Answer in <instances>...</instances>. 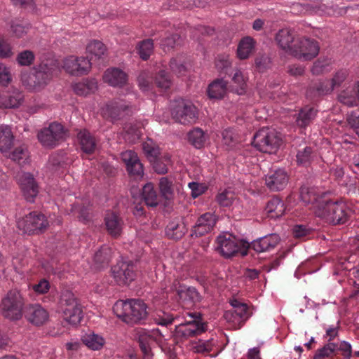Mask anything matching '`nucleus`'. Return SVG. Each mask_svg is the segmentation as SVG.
Here are the masks:
<instances>
[{
	"instance_id": "obj_1",
	"label": "nucleus",
	"mask_w": 359,
	"mask_h": 359,
	"mask_svg": "<svg viewBox=\"0 0 359 359\" xmlns=\"http://www.w3.org/2000/svg\"><path fill=\"white\" fill-rule=\"evenodd\" d=\"M349 205L344 200L328 201L325 199L315 209V215L325 222L332 224L345 223L351 214Z\"/></svg>"
},
{
	"instance_id": "obj_2",
	"label": "nucleus",
	"mask_w": 359,
	"mask_h": 359,
	"mask_svg": "<svg viewBox=\"0 0 359 359\" xmlns=\"http://www.w3.org/2000/svg\"><path fill=\"white\" fill-rule=\"evenodd\" d=\"M115 315L127 324H133L147 316V305L140 299L118 300L114 306Z\"/></svg>"
},
{
	"instance_id": "obj_3",
	"label": "nucleus",
	"mask_w": 359,
	"mask_h": 359,
	"mask_svg": "<svg viewBox=\"0 0 359 359\" xmlns=\"http://www.w3.org/2000/svg\"><path fill=\"white\" fill-rule=\"evenodd\" d=\"M59 70V66L57 61L54 59H50L43 61L38 66L36 74L29 76L30 81L27 80V74L22 76L23 84L31 90H39L45 86L50 80L54 74Z\"/></svg>"
},
{
	"instance_id": "obj_4",
	"label": "nucleus",
	"mask_w": 359,
	"mask_h": 359,
	"mask_svg": "<svg viewBox=\"0 0 359 359\" xmlns=\"http://www.w3.org/2000/svg\"><path fill=\"white\" fill-rule=\"evenodd\" d=\"M216 250L226 258L240 253L242 256L247 255L249 243L240 240L229 232L219 234L216 240Z\"/></svg>"
},
{
	"instance_id": "obj_5",
	"label": "nucleus",
	"mask_w": 359,
	"mask_h": 359,
	"mask_svg": "<svg viewBox=\"0 0 359 359\" xmlns=\"http://www.w3.org/2000/svg\"><path fill=\"white\" fill-rule=\"evenodd\" d=\"M59 310L62 314L64 320L73 326L79 324L83 318L81 305L74 294L69 290L64 291L61 294Z\"/></svg>"
},
{
	"instance_id": "obj_6",
	"label": "nucleus",
	"mask_w": 359,
	"mask_h": 359,
	"mask_svg": "<svg viewBox=\"0 0 359 359\" xmlns=\"http://www.w3.org/2000/svg\"><path fill=\"white\" fill-rule=\"evenodd\" d=\"M281 142L280 135L275 130L263 128L254 135L252 144L262 152L274 154Z\"/></svg>"
},
{
	"instance_id": "obj_7",
	"label": "nucleus",
	"mask_w": 359,
	"mask_h": 359,
	"mask_svg": "<svg viewBox=\"0 0 359 359\" xmlns=\"http://www.w3.org/2000/svg\"><path fill=\"white\" fill-rule=\"evenodd\" d=\"M24 299L20 291L10 290L2 299L1 304L3 315L11 320H18L22 316Z\"/></svg>"
},
{
	"instance_id": "obj_8",
	"label": "nucleus",
	"mask_w": 359,
	"mask_h": 359,
	"mask_svg": "<svg viewBox=\"0 0 359 359\" xmlns=\"http://www.w3.org/2000/svg\"><path fill=\"white\" fill-rule=\"evenodd\" d=\"M37 136L43 147L53 148L65 141L67 132L62 124L53 122L48 127L41 130Z\"/></svg>"
},
{
	"instance_id": "obj_9",
	"label": "nucleus",
	"mask_w": 359,
	"mask_h": 359,
	"mask_svg": "<svg viewBox=\"0 0 359 359\" xmlns=\"http://www.w3.org/2000/svg\"><path fill=\"white\" fill-rule=\"evenodd\" d=\"M172 116L182 124H191L196 122L198 118L196 107L187 100L175 101L172 107Z\"/></svg>"
},
{
	"instance_id": "obj_10",
	"label": "nucleus",
	"mask_w": 359,
	"mask_h": 359,
	"mask_svg": "<svg viewBox=\"0 0 359 359\" xmlns=\"http://www.w3.org/2000/svg\"><path fill=\"white\" fill-rule=\"evenodd\" d=\"M291 55L302 60H310L316 57L319 53L317 41L306 37L298 36L294 43Z\"/></svg>"
},
{
	"instance_id": "obj_11",
	"label": "nucleus",
	"mask_w": 359,
	"mask_h": 359,
	"mask_svg": "<svg viewBox=\"0 0 359 359\" xmlns=\"http://www.w3.org/2000/svg\"><path fill=\"white\" fill-rule=\"evenodd\" d=\"M90 60L83 56L69 55L62 60V68L72 76L87 74L91 69Z\"/></svg>"
},
{
	"instance_id": "obj_12",
	"label": "nucleus",
	"mask_w": 359,
	"mask_h": 359,
	"mask_svg": "<svg viewBox=\"0 0 359 359\" xmlns=\"http://www.w3.org/2000/svg\"><path fill=\"white\" fill-rule=\"evenodd\" d=\"M135 337L139 341L140 348L144 355V359H151L152 358L151 347L152 341L161 344L164 339V336L158 329H153L151 330H138Z\"/></svg>"
},
{
	"instance_id": "obj_13",
	"label": "nucleus",
	"mask_w": 359,
	"mask_h": 359,
	"mask_svg": "<svg viewBox=\"0 0 359 359\" xmlns=\"http://www.w3.org/2000/svg\"><path fill=\"white\" fill-rule=\"evenodd\" d=\"M43 215L31 212L18 222V228L25 233H34L47 226Z\"/></svg>"
},
{
	"instance_id": "obj_14",
	"label": "nucleus",
	"mask_w": 359,
	"mask_h": 359,
	"mask_svg": "<svg viewBox=\"0 0 359 359\" xmlns=\"http://www.w3.org/2000/svg\"><path fill=\"white\" fill-rule=\"evenodd\" d=\"M112 275L118 285H128L136 277L135 266L130 262H119L111 269Z\"/></svg>"
},
{
	"instance_id": "obj_15",
	"label": "nucleus",
	"mask_w": 359,
	"mask_h": 359,
	"mask_svg": "<svg viewBox=\"0 0 359 359\" xmlns=\"http://www.w3.org/2000/svg\"><path fill=\"white\" fill-rule=\"evenodd\" d=\"M132 112V107L125 100H113L107 104L102 109L104 117L110 118L111 121L121 118L124 115Z\"/></svg>"
},
{
	"instance_id": "obj_16",
	"label": "nucleus",
	"mask_w": 359,
	"mask_h": 359,
	"mask_svg": "<svg viewBox=\"0 0 359 359\" xmlns=\"http://www.w3.org/2000/svg\"><path fill=\"white\" fill-rule=\"evenodd\" d=\"M16 179L22 192L28 201H33L38 194V186L33 175L29 172H19Z\"/></svg>"
},
{
	"instance_id": "obj_17",
	"label": "nucleus",
	"mask_w": 359,
	"mask_h": 359,
	"mask_svg": "<svg viewBox=\"0 0 359 359\" xmlns=\"http://www.w3.org/2000/svg\"><path fill=\"white\" fill-rule=\"evenodd\" d=\"M348 71L340 69L337 71L330 80H325L317 86V91L319 94L325 95L331 93L334 88L339 87L347 79Z\"/></svg>"
},
{
	"instance_id": "obj_18",
	"label": "nucleus",
	"mask_w": 359,
	"mask_h": 359,
	"mask_svg": "<svg viewBox=\"0 0 359 359\" xmlns=\"http://www.w3.org/2000/svg\"><path fill=\"white\" fill-rule=\"evenodd\" d=\"M121 158L125 163L127 170L130 175L137 177H142L143 176V165L135 151L128 150L122 152Z\"/></svg>"
},
{
	"instance_id": "obj_19",
	"label": "nucleus",
	"mask_w": 359,
	"mask_h": 359,
	"mask_svg": "<svg viewBox=\"0 0 359 359\" xmlns=\"http://www.w3.org/2000/svg\"><path fill=\"white\" fill-rule=\"evenodd\" d=\"M25 317L32 324L39 326L46 323L49 319L48 311L38 304L29 305L25 311Z\"/></svg>"
},
{
	"instance_id": "obj_20",
	"label": "nucleus",
	"mask_w": 359,
	"mask_h": 359,
	"mask_svg": "<svg viewBox=\"0 0 359 359\" xmlns=\"http://www.w3.org/2000/svg\"><path fill=\"white\" fill-rule=\"evenodd\" d=\"M266 184L272 191L283 189L288 182V176L286 172L282 169L271 171L266 176Z\"/></svg>"
},
{
	"instance_id": "obj_21",
	"label": "nucleus",
	"mask_w": 359,
	"mask_h": 359,
	"mask_svg": "<svg viewBox=\"0 0 359 359\" xmlns=\"http://www.w3.org/2000/svg\"><path fill=\"white\" fill-rule=\"evenodd\" d=\"M215 222V216L212 213L207 212L202 215L194 226L191 236H201L210 232L213 229Z\"/></svg>"
},
{
	"instance_id": "obj_22",
	"label": "nucleus",
	"mask_w": 359,
	"mask_h": 359,
	"mask_svg": "<svg viewBox=\"0 0 359 359\" xmlns=\"http://www.w3.org/2000/svg\"><path fill=\"white\" fill-rule=\"evenodd\" d=\"M302 201L308 205H311L310 209L315 215V209L321 202L325 201V196L318 193L316 188L303 187L300 191Z\"/></svg>"
},
{
	"instance_id": "obj_23",
	"label": "nucleus",
	"mask_w": 359,
	"mask_h": 359,
	"mask_svg": "<svg viewBox=\"0 0 359 359\" xmlns=\"http://www.w3.org/2000/svg\"><path fill=\"white\" fill-rule=\"evenodd\" d=\"M298 36L292 30L283 29L277 33L276 40L280 48L291 55Z\"/></svg>"
},
{
	"instance_id": "obj_24",
	"label": "nucleus",
	"mask_w": 359,
	"mask_h": 359,
	"mask_svg": "<svg viewBox=\"0 0 359 359\" xmlns=\"http://www.w3.org/2000/svg\"><path fill=\"white\" fill-rule=\"evenodd\" d=\"M127 80L126 74L118 68H109L103 74V81L113 87H122Z\"/></svg>"
},
{
	"instance_id": "obj_25",
	"label": "nucleus",
	"mask_w": 359,
	"mask_h": 359,
	"mask_svg": "<svg viewBox=\"0 0 359 359\" xmlns=\"http://www.w3.org/2000/svg\"><path fill=\"white\" fill-rule=\"evenodd\" d=\"M183 321L189 329L194 330V335L201 334L206 330L205 324L202 321L198 313L187 312L183 316Z\"/></svg>"
},
{
	"instance_id": "obj_26",
	"label": "nucleus",
	"mask_w": 359,
	"mask_h": 359,
	"mask_svg": "<svg viewBox=\"0 0 359 359\" xmlns=\"http://www.w3.org/2000/svg\"><path fill=\"white\" fill-rule=\"evenodd\" d=\"M14 140L11 128L6 125L0 126V151L2 154L7 155L14 145Z\"/></svg>"
},
{
	"instance_id": "obj_27",
	"label": "nucleus",
	"mask_w": 359,
	"mask_h": 359,
	"mask_svg": "<svg viewBox=\"0 0 359 359\" xmlns=\"http://www.w3.org/2000/svg\"><path fill=\"white\" fill-rule=\"evenodd\" d=\"M279 241L280 238L277 234H270L253 241L252 248L255 251L262 252L273 248Z\"/></svg>"
},
{
	"instance_id": "obj_28",
	"label": "nucleus",
	"mask_w": 359,
	"mask_h": 359,
	"mask_svg": "<svg viewBox=\"0 0 359 359\" xmlns=\"http://www.w3.org/2000/svg\"><path fill=\"white\" fill-rule=\"evenodd\" d=\"M23 95L18 90H13L7 95L0 93V108H15L21 105Z\"/></svg>"
},
{
	"instance_id": "obj_29",
	"label": "nucleus",
	"mask_w": 359,
	"mask_h": 359,
	"mask_svg": "<svg viewBox=\"0 0 359 359\" xmlns=\"http://www.w3.org/2000/svg\"><path fill=\"white\" fill-rule=\"evenodd\" d=\"M81 341L83 344L92 351H100L105 344L104 338L101 334L93 331L85 333L81 337Z\"/></svg>"
},
{
	"instance_id": "obj_30",
	"label": "nucleus",
	"mask_w": 359,
	"mask_h": 359,
	"mask_svg": "<svg viewBox=\"0 0 359 359\" xmlns=\"http://www.w3.org/2000/svg\"><path fill=\"white\" fill-rule=\"evenodd\" d=\"M175 290L180 299L182 302H196L201 299L199 293L194 287H187L185 285H175Z\"/></svg>"
},
{
	"instance_id": "obj_31",
	"label": "nucleus",
	"mask_w": 359,
	"mask_h": 359,
	"mask_svg": "<svg viewBox=\"0 0 359 359\" xmlns=\"http://www.w3.org/2000/svg\"><path fill=\"white\" fill-rule=\"evenodd\" d=\"M285 210L283 202L278 198L271 199L265 208L267 216L271 218H278L281 217Z\"/></svg>"
},
{
	"instance_id": "obj_32",
	"label": "nucleus",
	"mask_w": 359,
	"mask_h": 359,
	"mask_svg": "<svg viewBox=\"0 0 359 359\" xmlns=\"http://www.w3.org/2000/svg\"><path fill=\"white\" fill-rule=\"evenodd\" d=\"M226 82L223 79L212 81L208 88V95L210 99H221L227 91Z\"/></svg>"
},
{
	"instance_id": "obj_33",
	"label": "nucleus",
	"mask_w": 359,
	"mask_h": 359,
	"mask_svg": "<svg viewBox=\"0 0 359 359\" xmlns=\"http://www.w3.org/2000/svg\"><path fill=\"white\" fill-rule=\"evenodd\" d=\"M73 88L77 95L86 96L97 90V82L94 79H85L75 83Z\"/></svg>"
},
{
	"instance_id": "obj_34",
	"label": "nucleus",
	"mask_w": 359,
	"mask_h": 359,
	"mask_svg": "<svg viewBox=\"0 0 359 359\" xmlns=\"http://www.w3.org/2000/svg\"><path fill=\"white\" fill-rule=\"evenodd\" d=\"M317 110L313 107H305L300 110L297 118V125L301 128L307 126L316 117Z\"/></svg>"
},
{
	"instance_id": "obj_35",
	"label": "nucleus",
	"mask_w": 359,
	"mask_h": 359,
	"mask_svg": "<svg viewBox=\"0 0 359 359\" xmlns=\"http://www.w3.org/2000/svg\"><path fill=\"white\" fill-rule=\"evenodd\" d=\"M78 139L81 149L85 153L91 154L95 151L96 147L95 140L88 131L86 130H80L78 133Z\"/></svg>"
},
{
	"instance_id": "obj_36",
	"label": "nucleus",
	"mask_w": 359,
	"mask_h": 359,
	"mask_svg": "<svg viewBox=\"0 0 359 359\" xmlns=\"http://www.w3.org/2000/svg\"><path fill=\"white\" fill-rule=\"evenodd\" d=\"M105 224L109 233L116 236L120 234L122 229V222L118 217L113 213H108L105 217Z\"/></svg>"
},
{
	"instance_id": "obj_37",
	"label": "nucleus",
	"mask_w": 359,
	"mask_h": 359,
	"mask_svg": "<svg viewBox=\"0 0 359 359\" xmlns=\"http://www.w3.org/2000/svg\"><path fill=\"white\" fill-rule=\"evenodd\" d=\"M158 188L161 197L167 201L173 199L175 192L172 180H170L166 177H161L159 180Z\"/></svg>"
},
{
	"instance_id": "obj_38",
	"label": "nucleus",
	"mask_w": 359,
	"mask_h": 359,
	"mask_svg": "<svg viewBox=\"0 0 359 359\" xmlns=\"http://www.w3.org/2000/svg\"><path fill=\"white\" fill-rule=\"evenodd\" d=\"M142 198L148 206L156 207L158 204V196L151 183L146 184L142 188Z\"/></svg>"
},
{
	"instance_id": "obj_39",
	"label": "nucleus",
	"mask_w": 359,
	"mask_h": 359,
	"mask_svg": "<svg viewBox=\"0 0 359 359\" xmlns=\"http://www.w3.org/2000/svg\"><path fill=\"white\" fill-rule=\"evenodd\" d=\"M105 46L100 41L93 40L86 46V52L90 55V60L100 59L106 52Z\"/></svg>"
},
{
	"instance_id": "obj_40",
	"label": "nucleus",
	"mask_w": 359,
	"mask_h": 359,
	"mask_svg": "<svg viewBox=\"0 0 359 359\" xmlns=\"http://www.w3.org/2000/svg\"><path fill=\"white\" fill-rule=\"evenodd\" d=\"M254 45V41L251 37L247 36L243 38L238 46V57L242 60L248 58L252 52Z\"/></svg>"
},
{
	"instance_id": "obj_41",
	"label": "nucleus",
	"mask_w": 359,
	"mask_h": 359,
	"mask_svg": "<svg viewBox=\"0 0 359 359\" xmlns=\"http://www.w3.org/2000/svg\"><path fill=\"white\" fill-rule=\"evenodd\" d=\"M153 164L154 170L158 174H165L168 172V165H171V155L165 153L161 157L156 158L151 162Z\"/></svg>"
},
{
	"instance_id": "obj_42",
	"label": "nucleus",
	"mask_w": 359,
	"mask_h": 359,
	"mask_svg": "<svg viewBox=\"0 0 359 359\" xmlns=\"http://www.w3.org/2000/svg\"><path fill=\"white\" fill-rule=\"evenodd\" d=\"M188 139L192 145L200 149L204 146L207 135L201 129L196 128L189 133Z\"/></svg>"
},
{
	"instance_id": "obj_43",
	"label": "nucleus",
	"mask_w": 359,
	"mask_h": 359,
	"mask_svg": "<svg viewBox=\"0 0 359 359\" xmlns=\"http://www.w3.org/2000/svg\"><path fill=\"white\" fill-rule=\"evenodd\" d=\"M186 229L183 224H179L176 222H170L165 229L168 237L178 240L185 233Z\"/></svg>"
},
{
	"instance_id": "obj_44",
	"label": "nucleus",
	"mask_w": 359,
	"mask_h": 359,
	"mask_svg": "<svg viewBox=\"0 0 359 359\" xmlns=\"http://www.w3.org/2000/svg\"><path fill=\"white\" fill-rule=\"evenodd\" d=\"M142 149L150 162H153L160 154L158 146L151 139L144 142Z\"/></svg>"
},
{
	"instance_id": "obj_45",
	"label": "nucleus",
	"mask_w": 359,
	"mask_h": 359,
	"mask_svg": "<svg viewBox=\"0 0 359 359\" xmlns=\"http://www.w3.org/2000/svg\"><path fill=\"white\" fill-rule=\"evenodd\" d=\"M248 80V77L245 72L241 69L235 70L232 77V81L237 88L236 91L238 94H242L244 92Z\"/></svg>"
},
{
	"instance_id": "obj_46",
	"label": "nucleus",
	"mask_w": 359,
	"mask_h": 359,
	"mask_svg": "<svg viewBox=\"0 0 359 359\" xmlns=\"http://www.w3.org/2000/svg\"><path fill=\"white\" fill-rule=\"evenodd\" d=\"M15 55L14 46L4 36H0V58L10 59Z\"/></svg>"
},
{
	"instance_id": "obj_47",
	"label": "nucleus",
	"mask_w": 359,
	"mask_h": 359,
	"mask_svg": "<svg viewBox=\"0 0 359 359\" xmlns=\"http://www.w3.org/2000/svg\"><path fill=\"white\" fill-rule=\"evenodd\" d=\"M12 161L18 162L21 164L25 163L28 158V152L24 146L16 147L13 151H9L7 155Z\"/></svg>"
},
{
	"instance_id": "obj_48",
	"label": "nucleus",
	"mask_w": 359,
	"mask_h": 359,
	"mask_svg": "<svg viewBox=\"0 0 359 359\" xmlns=\"http://www.w3.org/2000/svg\"><path fill=\"white\" fill-rule=\"evenodd\" d=\"M231 304L233 306V311L243 322L248 319L250 313L246 304L241 303L237 299H233L231 301Z\"/></svg>"
},
{
	"instance_id": "obj_49",
	"label": "nucleus",
	"mask_w": 359,
	"mask_h": 359,
	"mask_svg": "<svg viewBox=\"0 0 359 359\" xmlns=\"http://www.w3.org/2000/svg\"><path fill=\"white\" fill-rule=\"evenodd\" d=\"M215 345V341L213 339L208 340H198V341L192 343L191 348L196 353H204L212 351Z\"/></svg>"
},
{
	"instance_id": "obj_50",
	"label": "nucleus",
	"mask_w": 359,
	"mask_h": 359,
	"mask_svg": "<svg viewBox=\"0 0 359 359\" xmlns=\"http://www.w3.org/2000/svg\"><path fill=\"white\" fill-rule=\"evenodd\" d=\"M143 124L140 123H138V125L132 123L127 125L124 128L126 132L125 138L130 142H133L136 140L139 139L142 134L141 128Z\"/></svg>"
},
{
	"instance_id": "obj_51",
	"label": "nucleus",
	"mask_w": 359,
	"mask_h": 359,
	"mask_svg": "<svg viewBox=\"0 0 359 359\" xmlns=\"http://www.w3.org/2000/svg\"><path fill=\"white\" fill-rule=\"evenodd\" d=\"M170 67L172 72L177 76H183L187 72V64L181 57L173 58L170 62Z\"/></svg>"
},
{
	"instance_id": "obj_52",
	"label": "nucleus",
	"mask_w": 359,
	"mask_h": 359,
	"mask_svg": "<svg viewBox=\"0 0 359 359\" xmlns=\"http://www.w3.org/2000/svg\"><path fill=\"white\" fill-rule=\"evenodd\" d=\"M337 349V344L329 342L318 349L313 356V359H325L331 356Z\"/></svg>"
},
{
	"instance_id": "obj_53",
	"label": "nucleus",
	"mask_w": 359,
	"mask_h": 359,
	"mask_svg": "<svg viewBox=\"0 0 359 359\" xmlns=\"http://www.w3.org/2000/svg\"><path fill=\"white\" fill-rule=\"evenodd\" d=\"M331 70V60L327 58L318 60L313 65L311 72L314 75H319Z\"/></svg>"
},
{
	"instance_id": "obj_54",
	"label": "nucleus",
	"mask_w": 359,
	"mask_h": 359,
	"mask_svg": "<svg viewBox=\"0 0 359 359\" xmlns=\"http://www.w3.org/2000/svg\"><path fill=\"white\" fill-rule=\"evenodd\" d=\"M35 55L29 50L20 52L16 56V62L20 66H30L34 61Z\"/></svg>"
},
{
	"instance_id": "obj_55",
	"label": "nucleus",
	"mask_w": 359,
	"mask_h": 359,
	"mask_svg": "<svg viewBox=\"0 0 359 359\" xmlns=\"http://www.w3.org/2000/svg\"><path fill=\"white\" fill-rule=\"evenodd\" d=\"M338 99L341 103L348 107L356 105L355 93L348 88L341 91L338 96Z\"/></svg>"
},
{
	"instance_id": "obj_56",
	"label": "nucleus",
	"mask_w": 359,
	"mask_h": 359,
	"mask_svg": "<svg viewBox=\"0 0 359 359\" xmlns=\"http://www.w3.org/2000/svg\"><path fill=\"white\" fill-rule=\"evenodd\" d=\"M224 318L229 323V326L232 329H238L240 328L243 323H244L241 318L236 313L232 311H226L224 314Z\"/></svg>"
},
{
	"instance_id": "obj_57",
	"label": "nucleus",
	"mask_w": 359,
	"mask_h": 359,
	"mask_svg": "<svg viewBox=\"0 0 359 359\" xmlns=\"http://www.w3.org/2000/svg\"><path fill=\"white\" fill-rule=\"evenodd\" d=\"M155 81L157 86L163 90L169 88L172 83L170 76L164 70L158 72Z\"/></svg>"
},
{
	"instance_id": "obj_58",
	"label": "nucleus",
	"mask_w": 359,
	"mask_h": 359,
	"mask_svg": "<svg viewBox=\"0 0 359 359\" xmlns=\"http://www.w3.org/2000/svg\"><path fill=\"white\" fill-rule=\"evenodd\" d=\"M153 42L150 39L141 42L138 46L139 54L141 58L143 60L148 59L153 51Z\"/></svg>"
},
{
	"instance_id": "obj_59",
	"label": "nucleus",
	"mask_w": 359,
	"mask_h": 359,
	"mask_svg": "<svg viewBox=\"0 0 359 359\" xmlns=\"http://www.w3.org/2000/svg\"><path fill=\"white\" fill-rule=\"evenodd\" d=\"M236 142V135L231 128H226L222 132V143L228 147H233Z\"/></svg>"
},
{
	"instance_id": "obj_60",
	"label": "nucleus",
	"mask_w": 359,
	"mask_h": 359,
	"mask_svg": "<svg viewBox=\"0 0 359 359\" xmlns=\"http://www.w3.org/2000/svg\"><path fill=\"white\" fill-rule=\"evenodd\" d=\"M234 199V194L229 190H224L217 196V201L222 206H229Z\"/></svg>"
},
{
	"instance_id": "obj_61",
	"label": "nucleus",
	"mask_w": 359,
	"mask_h": 359,
	"mask_svg": "<svg viewBox=\"0 0 359 359\" xmlns=\"http://www.w3.org/2000/svg\"><path fill=\"white\" fill-rule=\"evenodd\" d=\"M29 29V25H22L19 22H13L11 26V31L13 35L18 39H20L27 34Z\"/></svg>"
},
{
	"instance_id": "obj_62",
	"label": "nucleus",
	"mask_w": 359,
	"mask_h": 359,
	"mask_svg": "<svg viewBox=\"0 0 359 359\" xmlns=\"http://www.w3.org/2000/svg\"><path fill=\"white\" fill-rule=\"evenodd\" d=\"M12 81L10 67L0 62V85L8 86Z\"/></svg>"
},
{
	"instance_id": "obj_63",
	"label": "nucleus",
	"mask_w": 359,
	"mask_h": 359,
	"mask_svg": "<svg viewBox=\"0 0 359 359\" xmlns=\"http://www.w3.org/2000/svg\"><path fill=\"white\" fill-rule=\"evenodd\" d=\"M175 334L179 337L188 338L194 336V330L189 329L182 321L175 327Z\"/></svg>"
},
{
	"instance_id": "obj_64",
	"label": "nucleus",
	"mask_w": 359,
	"mask_h": 359,
	"mask_svg": "<svg viewBox=\"0 0 359 359\" xmlns=\"http://www.w3.org/2000/svg\"><path fill=\"white\" fill-rule=\"evenodd\" d=\"M188 187L191 189V196L194 198L203 194L207 189L205 184L196 182H189Z\"/></svg>"
}]
</instances>
